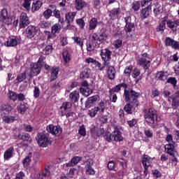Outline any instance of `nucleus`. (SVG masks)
<instances>
[{"label": "nucleus", "instance_id": "nucleus-5", "mask_svg": "<svg viewBox=\"0 0 179 179\" xmlns=\"http://www.w3.org/2000/svg\"><path fill=\"white\" fill-rule=\"evenodd\" d=\"M37 31H38V27L29 25L25 29L24 33L27 38H33L37 34Z\"/></svg>", "mask_w": 179, "mask_h": 179}, {"label": "nucleus", "instance_id": "nucleus-33", "mask_svg": "<svg viewBox=\"0 0 179 179\" xmlns=\"http://www.w3.org/2000/svg\"><path fill=\"white\" fill-rule=\"evenodd\" d=\"M90 164H93V160L90 159L89 160V164H87L85 166V169H86V171L87 173H88V174H94V169H93V168H92V165Z\"/></svg>", "mask_w": 179, "mask_h": 179}, {"label": "nucleus", "instance_id": "nucleus-7", "mask_svg": "<svg viewBox=\"0 0 179 179\" xmlns=\"http://www.w3.org/2000/svg\"><path fill=\"white\" fill-rule=\"evenodd\" d=\"M148 57L149 55H148V53H143L142 57L138 60V65H140V66H143L144 69H149L150 67V61L146 60V58Z\"/></svg>", "mask_w": 179, "mask_h": 179}, {"label": "nucleus", "instance_id": "nucleus-1", "mask_svg": "<svg viewBox=\"0 0 179 179\" xmlns=\"http://www.w3.org/2000/svg\"><path fill=\"white\" fill-rule=\"evenodd\" d=\"M124 100L127 103L124 107V110L127 114H132V108L134 107H138L139 106V102L138 101V98L140 96L139 92H136L133 90H124Z\"/></svg>", "mask_w": 179, "mask_h": 179}, {"label": "nucleus", "instance_id": "nucleus-35", "mask_svg": "<svg viewBox=\"0 0 179 179\" xmlns=\"http://www.w3.org/2000/svg\"><path fill=\"white\" fill-rule=\"evenodd\" d=\"M14 149L13 147L9 148L4 153V159H10V157L13 155Z\"/></svg>", "mask_w": 179, "mask_h": 179}, {"label": "nucleus", "instance_id": "nucleus-13", "mask_svg": "<svg viewBox=\"0 0 179 179\" xmlns=\"http://www.w3.org/2000/svg\"><path fill=\"white\" fill-rule=\"evenodd\" d=\"M87 6V3L83 0H76L75 1V9L76 10H83Z\"/></svg>", "mask_w": 179, "mask_h": 179}, {"label": "nucleus", "instance_id": "nucleus-30", "mask_svg": "<svg viewBox=\"0 0 179 179\" xmlns=\"http://www.w3.org/2000/svg\"><path fill=\"white\" fill-rule=\"evenodd\" d=\"M80 92L82 93L83 96H85V97H87L88 96H90L92 93V90H90L89 87L83 88L80 87Z\"/></svg>", "mask_w": 179, "mask_h": 179}, {"label": "nucleus", "instance_id": "nucleus-50", "mask_svg": "<svg viewBox=\"0 0 179 179\" xmlns=\"http://www.w3.org/2000/svg\"><path fill=\"white\" fill-rule=\"evenodd\" d=\"M51 172H50V168L45 166L44 171L42 172L43 177H50Z\"/></svg>", "mask_w": 179, "mask_h": 179}, {"label": "nucleus", "instance_id": "nucleus-18", "mask_svg": "<svg viewBox=\"0 0 179 179\" xmlns=\"http://www.w3.org/2000/svg\"><path fill=\"white\" fill-rule=\"evenodd\" d=\"M75 16H76V12H69L66 14L65 17L67 22V24H71L73 23V20H75Z\"/></svg>", "mask_w": 179, "mask_h": 179}, {"label": "nucleus", "instance_id": "nucleus-45", "mask_svg": "<svg viewBox=\"0 0 179 179\" xmlns=\"http://www.w3.org/2000/svg\"><path fill=\"white\" fill-rule=\"evenodd\" d=\"M52 9H53V13L55 17H57V19L61 17V14L58 10H57V7L54 5L50 6Z\"/></svg>", "mask_w": 179, "mask_h": 179}, {"label": "nucleus", "instance_id": "nucleus-43", "mask_svg": "<svg viewBox=\"0 0 179 179\" xmlns=\"http://www.w3.org/2000/svg\"><path fill=\"white\" fill-rule=\"evenodd\" d=\"M24 79H26V73H22L21 74H18L16 79V83H20V82H23Z\"/></svg>", "mask_w": 179, "mask_h": 179}, {"label": "nucleus", "instance_id": "nucleus-36", "mask_svg": "<svg viewBox=\"0 0 179 179\" xmlns=\"http://www.w3.org/2000/svg\"><path fill=\"white\" fill-rule=\"evenodd\" d=\"M90 40L92 42V44H95L99 41V36L96 33L91 34L90 35Z\"/></svg>", "mask_w": 179, "mask_h": 179}, {"label": "nucleus", "instance_id": "nucleus-37", "mask_svg": "<svg viewBox=\"0 0 179 179\" xmlns=\"http://www.w3.org/2000/svg\"><path fill=\"white\" fill-rule=\"evenodd\" d=\"M52 52V45H47L44 49L42 50V54L43 55H50Z\"/></svg>", "mask_w": 179, "mask_h": 179}, {"label": "nucleus", "instance_id": "nucleus-11", "mask_svg": "<svg viewBox=\"0 0 179 179\" xmlns=\"http://www.w3.org/2000/svg\"><path fill=\"white\" fill-rule=\"evenodd\" d=\"M71 107H72V103H71V102L66 101L63 103L60 108L62 117H63V115H66V117H71V115H72V113H66V110L71 108Z\"/></svg>", "mask_w": 179, "mask_h": 179}, {"label": "nucleus", "instance_id": "nucleus-3", "mask_svg": "<svg viewBox=\"0 0 179 179\" xmlns=\"http://www.w3.org/2000/svg\"><path fill=\"white\" fill-rule=\"evenodd\" d=\"M144 118L145 122H147L150 127H153L155 122L157 121V114H156V111L153 110L152 108H150L148 110L144 109Z\"/></svg>", "mask_w": 179, "mask_h": 179}, {"label": "nucleus", "instance_id": "nucleus-24", "mask_svg": "<svg viewBox=\"0 0 179 179\" xmlns=\"http://www.w3.org/2000/svg\"><path fill=\"white\" fill-rule=\"evenodd\" d=\"M99 24V21L97 20V18L93 17L90 20L89 24V30H94L96 27H97V25Z\"/></svg>", "mask_w": 179, "mask_h": 179}, {"label": "nucleus", "instance_id": "nucleus-31", "mask_svg": "<svg viewBox=\"0 0 179 179\" xmlns=\"http://www.w3.org/2000/svg\"><path fill=\"white\" fill-rule=\"evenodd\" d=\"M5 45L7 47H16V45H17V39L10 38L5 43Z\"/></svg>", "mask_w": 179, "mask_h": 179}, {"label": "nucleus", "instance_id": "nucleus-52", "mask_svg": "<svg viewBox=\"0 0 179 179\" xmlns=\"http://www.w3.org/2000/svg\"><path fill=\"white\" fill-rule=\"evenodd\" d=\"M166 82L173 85V87H176V85H177V80L174 77H170Z\"/></svg>", "mask_w": 179, "mask_h": 179}, {"label": "nucleus", "instance_id": "nucleus-29", "mask_svg": "<svg viewBox=\"0 0 179 179\" xmlns=\"http://www.w3.org/2000/svg\"><path fill=\"white\" fill-rule=\"evenodd\" d=\"M167 72L164 71H159L157 73L156 78L158 79V80H167Z\"/></svg>", "mask_w": 179, "mask_h": 179}, {"label": "nucleus", "instance_id": "nucleus-47", "mask_svg": "<svg viewBox=\"0 0 179 179\" xmlns=\"http://www.w3.org/2000/svg\"><path fill=\"white\" fill-rule=\"evenodd\" d=\"M96 111H101V113H104V109L106 108V106H104V102L101 101L97 107H95Z\"/></svg>", "mask_w": 179, "mask_h": 179}, {"label": "nucleus", "instance_id": "nucleus-26", "mask_svg": "<svg viewBox=\"0 0 179 179\" xmlns=\"http://www.w3.org/2000/svg\"><path fill=\"white\" fill-rule=\"evenodd\" d=\"M27 108H29V105L24 103H22L20 106H17V111L20 113V114H24Z\"/></svg>", "mask_w": 179, "mask_h": 179}, {"label": "nucleus", "instance_id": "nucleus-20", "mask_svg": "<svg viewBox=\"0 0 179 179\" xmlns=\"http://www.w3.org/2000/svg\"><path fill=\"white\" fill-rule=\"evenodd\" d=\"M112 138H113L115 142H121L123 139L121 132L118 130H115L112 133Z\"/></svg>", "mask_w": 179, "mask_h": 179}, {"label": "nucleus", "instance_id": "nucleus-15", "mask_svg": "<svg viewBox=\"0 0 179 179\" xmlns=\"http://www.w3.org/2000/svg\"><path fill=\"white\" fill-rule=\"evenodd\" d=\"M124 20L126 22L124 31H126V33H131V31H132V29L135 27V25L131 23V17H125Z\"/></svg>", "mask_w": 179, "mask_h": 179}, {"label": "nucleus", "instance_id": "nucleus-63", "mask_svg": "<svg viewBox=\"0 0 179 179\" xmlns=\"http://www.w3.org/2000/svg\"><path fill=\"white\" fill-rule=\"evenodd\" d=\"M106 38H107V34H106L105 33L101 34L99 37V43H103V41L106 40Z\"/></svg>", "mask_w": 179, "mask_h": 179}, {"label": "nucleus", "instance_id": "nucleus-25", "mask_svg": "<svg viewBox=\"0 0 179 179\" xmlns=\"http://www.w3.org/2000/svg\"><path fill=\"white\" fill-rule=\"evenodd\" d=\"M107 73L108 79L113 80L115 78V69L114 68V66H109Z\"/></svg>", "mask_w": 179, "mask_h": 179}, {"label": "nucleus", "instance_id": "nucleus-55", "mask_svg": "<svg viewBox=\"0 0 179 179\" xmlns=\"http://www.w3.org/2000/svg\"><path fill=\"white\" fill-rule=\"evenodd\" d=\"M78 134L81 135V136H86V129H85V126H81L80 127Z\"/></svg>", "mask_w": 179, "mask_h": 179}, {"label": "nucleus", "instance_id": "nucleus-22", "mask_svg": "<svg viewBox=\"0 0 179 179\" xmlns=\"http://www.w3.org/2000/svg\"><path fill=\"white\" fill-rule=\"evenodd\" d=\"M120 8L112 9L109 11V17L113 20L117 19V17H118V15H120Z\"/></svg>", "mask_w": 179, "mask_h": 179}, {"label": "nucleus", "instance_id": "nucleus-6", "mask_svg": "<svg viewBox=\"0 0 179 179\" xmlns=\"http://www.w3.org/2000/svg\"><path fill=\"white\" fill-rule=\"evenodd\" d=\"M0 22L6 24H12V18L8 15V10L3 8L0 11Z\"/></svg>", "mask_w": 179, "mask_h": 179}, {"label": "nucleus", "instance_id": "nucleus-57", "mask_svg": "<svg viewBox=\"0 0 179 179\" xmlns=\"http://www.w3.org/2000/svg\"><path fill=\"white\" fill-rule=\"evenodd\" d=\"M34 97H35V99H38V97H40V89H38V87H35L34 88Z\"/></svg>", "mask_w": 179, "mask_h": 179}, {"label": "nucleus", "instance_id": "nucleus-64", "mask_svg": "<svg viewBox=\"0 0 179 179\" xmlns=\"http://www.w3.org/2000/svg\"><path fill=\"white\" fill-rule=\"evenodd\" d=\"M173 135L176 142L179 143V131H173Z\"/></svg>", "mask_w": 179, "mask_h": 179}, {"label": "nucleus", "instance_id": "nucleus-44", "mask_svg": "<svg viewBox=\"0 0 179 179\" xmlns=\"http://www.w3.org/2000/svg\"><path fill=\"white\" fill-rule=\"evenodd\" d=\"M51 15H52V10L50 8H48L43 12L45 19H50V17H51Z\"/></svg>", "mask_w": 179, "mask_h": 179}, {"label": "nucleus", "instance_id": "nucleus-2", "mask_svg": "<svg viewBox=\"0 0 179 179\" xmlns=\"http://www.w3.org/2000/svg\"><path fill=\"white\" fill-rule=\"evenodd\" d=\"M37 143L41 148H47L48 145H51L52 141L50 138V134L45 132L38 133L36 136Z\"/></svg>", "mask_w": 179, "mask_h": 179}, {"label": "nucleus", "instance_id": "nucleus-12", "mask_svg": "<svg viewBox=\"0 0 179 179\" xmlns=\"http://www.w3.org/2000/svg\"><path fill=\"white\" fill-rule=\"evenodd\" d=\"M10 111H12V106L9 104H3L0 106V115L10 114Z\"/></svg>", "mask_w": 179, "mask_h": 179}, {"label": "nucleus", "instance_id": "nucleus-16", "mask_svg": "<svg viewBox=\"0 0 179 179\" xmlns=\"http://www.w3.org/2000/svg\"><path fill=\"white\" fill-rule=\"evenodd\" d=\"M101 57L103 61H110L111 59V51L108 49H103L101 52Z\"/></svg>", "mask_w": 179, "mask_h": 179}, {"label": "nucleus", "instance_id": "nucleus-54", "mask_svg": "<svg viewBox=\"0 0 179 179\" xmlns=\"http://www.w3.org/2000/svg\"><path fill=\"white\" fill-rule=\"evenodd\" d=\"M155 6L156 8H154V13H155V15H159V13H162V6H159V3H155Z\"/></svg>", "mask_w": 179, "mask_h": 179}, {"label": "nucleus", "instance_id": "nucleus-38", "mask_svg": "<svg viewBox=\"0 0 179 179\" xmlns=\"http://www.w3.org/2000/svg\"><path fill=\"white\" fill-rule=\"evenodd\" d=\"M58 72H59V68L52 69L51 80H55L58 78Z\"/></svg>", "mask_w": 179, "mask_h": 179}, {"label": "nucleus", "instance_id": "nucleus-8", "mask_svg": "<svg viewBox=\"0 0 179 179\" xmlns=\"http://www.w3.org/2000/svg\"><path fill=\"white\" fill-rule=\"evenodd\" d=\"M29 24L30 20H29L27 14L22 13L20 17V27L21 29H24V27H27Z\"/></svg>", "mask_w": 179, "mask_h": 179}, {"label": "nucleus", "instance_id": "nucleus-19", "mask_svg": "<svg viewBox=\"0 0 179 179\" xmlns=\"http://www.w3.org/2000/svg\"><path fill=\"white\" fill-rule=\"evenodd\" d=\"M18 138L21 139V141H24V142H29V143H31V137L29 134L19 133Z\"/></svg>", "mask_w": 179, "mask_h": 179}, {"label": "nucleus", "instance_id": "nucleus-49", "mask_svg": "<svg viewBox=\"0 0 179 179\" xmlns=\"http://www.w3.org/2000/svg\"><path fill=\"white\" fill-rule=\"evenodd\" d=\"M9 98L13 100V101H16V100H17V94L15 92L10 91L9 92Z\"/></svg>", "mask_w": 179, "mask_h": 179}, {"label": "nucleus", "instance_id": "nucleus-27", "mask_svg": "<svg viewBox=\"0 0 179 179\" xmlns=\"http://www.w3.org/2000/svg\"><path fill=\"white\" fill-rule=\"evenodd\" d=\"M150 9H152V6L148 5L145 8H143L141 10V16L142 17H143V19H146V17H148V16H149Z\"/></svg>", "mask_w": 179, "mask_h": 179}, {"label": "nucleus", "instance_id": "nucleus-60", "mask_svg": "<svg viewBox=\"0 0 179 179\" xmlns=\"http://www.w3.org/2000/svg\"><path fill=\"white\" fill-rule=\"evenodd\" d=\"M171 47H172V48H174V50H178L179 43L178 41H174V39H173V41H172Z\"/></svg>", "mask_w": 179, "mask_h": 179}, {"label": "nucleus", "instance_id": "nucleus-40", "mask_svg": "<svg viewBox=\"0 0 179 179\" xmlns=\"http://www.w3.org/2000/svg\"><path fill=\"white\" fill-rule=\"evenodd\" d=\"M62 54L64 61L66 62H69V61H71V56L69 55L68 50H64Z\"/></svg>", "mask_w": 179, "mask_h": 179}, {"label": "nucleus", "instance_id": "nucleus-17", "mask_svg": "<svg viewBox=\"0 0 179 179\" xmlns=\"http://www.w3.org/2000/svg\"><path fill=\"white\" fill-rule=\"evenodd\" d=\"M167 26L169 29H171L173 31H177V29H179V21H167Z\"/></svg>", "mask_w": 179, "mask_h": 179}, {"label": "nucleus", "instance_id": "nucleus-46", "mask_svg": "<svg viewBox=\"0 0 179 179\" xmlns=\"http://www.w3.org/2000/svg\"><path fill=\"white\" fill-rule=\"evenodd\" d=\"M40 27L42 29H48V27H51V23L47 21H41L39 24Z\"/></svg>", "mask_w": 179, "mask_h": 179}, {"label": "nucleus", "instance_id": "nucleus-41", "mask_svg": "<svg viewBox=\"0 0 179 179\" xmlns=\"http://www.w3.org/2000/svg\"><path fill=\"white\" fill-rule=\"evenodd\" d=\"M72 39L74 40V43L80 45V47H83V41H82V38L78 36L72 37Z\"/></svg>", "mask_w": 179, "mask_h": 179}, {"label": "nucleus", "instance_id": "nucleus-28", "mask_svg": "<svg viewBox=\"0 0 179 179\" xmlns=\"http://www.w3.org/2000/svg\"><path fill=\"white\" fill-rule=\"evenodd\" d=\"M70 100L73 103H77L79 100V92L74 91L70 94Z\"/></svg>", "mask_w": 179, "mask_h": 179}, {"label": "nucleus", "instance_id": "nucleus-21", "mask_svg": "<svg viewBox=\"0 0 179 179\" xmlns=\"http://www.w3.org/2000/svg\"><path fill=\"white\" fill-rule=\"evenodd\" d=\"M81 160V157H74L69 163L66 164V167H73V166H76V164H78V163Z\"/></svg>", "mask_w": 179, "mask_h": 179}, {"label": "nucleus", "instance_id": "nucleus-56", "mask_svg": "<svg viewBox=\"0 0 179 179\" xmlns=\"http://www.w3.org/2000/svg\"><path fill=\"white\" fill-rule=\"evenodd\" d=\"M30 157H31V153H29V155H28V156L27 157H26L24 159H23V161H22V163H23V164H29V163H30V162H31V159H30Z\"/></svg>", "mask_w": 179, "mask_h": 179}, {"label": "nucleus", "instance_id": "nucleus-48", "mask_svg": "<svg viewBox=\"0 0 179 179\" xmlns=\"http://www.w3.org/2000/svg\"><path fill=\"white\" fill-rule=\"evenodd\" d=\"M31 0H24V2L22 3L23 8L26 9L27 10H30V2Z\"/></svg>", "mask_w": 179, "mask_h": 179}, {"label": "nucleus", "instance_id": "nucleus-32", "mask_svg": "<svg viewBox=\"0 0 179 179\" xmlns=\"http://www.w3.org/2000/svg\"><path fill=\"white\" fill-rule=\"evenodd\" d=\"M42 3L40 1H36V2L33 3L31 7V12L34 13L36 10H38L40 8H41Z\"/></svg>", "mask_w": 179, "mask_h": 179}, {"label": "nucleus", "instance_id": "nucleus-9", "mask_svg": "<svg viewBox=\"0 0 179 179\" xmlns=\"http://www.w3.org/2000/svg\"><path fill=\"white\" fill-rule=\"evenodd\" d=\"M48 132H50L52 135H56L57 136H59L62 132V129L59 126H54L52 124H50L46 128Z\"/></svg>", "mask_w": 179, "mask_h": 179}, {"label": "nucleus", "instance_id": "nucleus-34", "mask_svg": "<svg viewBox=\"0 0 179 179\" xmlns=\"http://www.w3.org/2000/svg\"><path fill=\"white\" fill-rule=\"evenodd\" d=\"M52 34H56V33H59L61 31V24H55L51 27Z\"/></svg>", "mask_w": 179, "mask_h": 179}, {"label": "nucleus", "instance_id": "nucleus-14", "mask_svg": "<svg viewBox=\"0 0 179 179\" xmlns=\"http://www.w3.org/2000/svg\"><path fill=\"white\" fill-rule=\"evenodd\" d=\"M152 160V158H150V157H149L148 155H143L142 163L145 169L144 173H148V167L150 166Z\"/></svg>", "mask_w": 179, "mask_h": 179}, {"label": "nucleus", "instance_id": "nucleus-53", "mask_svg": "<svg viewBox=\"0 0 179 179\" xmlns=\"http://www.w3.org/2000/svg\"><path fill=\"white\" fill-rule=\"evenodd\" d=\"M76 23H77V24L79 25L80 29H83L85 27V20H83V18L77 19Z\"/></svg>", "mask_w": 179, "mask_h": 179}, {"label": "nucleus", "instance_id": "nucleus-51", "mask_svg": "<svg viewBox=\"0 0 179 179\" xmlns=\"http://www.w3.org/2000/svg\"><path fill=\"white\" fill-rule=\"evenodd\" d=\"M132 9L135 10L136 12L139 10V8H141V3L139 1H134L132 4Z\"/></svg>", "mask_w": 179, "mask_h": 179}, {"label": "nucleus", "instance_id": "nucleus-58", "mask_svg": "<svg viewBox=\"0 0 179 179\" xmlns=\"http://www.w3.org/2000/svg\"><path fill=\"white\" fill-rule=\"evenodd\" d=\"M98 110L94 108V109H91L88 110V114L92 117H95L96 114H97Z\"/></svg>", "mask_w": 179, "mask_h": 179}, {"label": "nucleus", "instance_id": "nucleus-10", "mask_svg": "<svg viewBox=\"0 0 179 179\" xmlns=\"http://www.w3.org/2000/svg\"><path fill=\"white\" fill-rule=\"evenodd\" d=\"M99 100H100L99 95H94L89 97L85 102L86 108H90V107L94 106V104H97Z\"/></svg>", "mask_w": 179, "mask_h": 179}, {"label": "nucleus", "instance_id": "nucleus-62", "mask_svg": "<svg viewBox=\"0 0 179 179\" xmlns=\"http://www.w3.org/2000/svg\"><path fill=\"white\" fill-rule=\"evenodd\" d=\"M179 106V101L176 99H172V107L173 108H177Z\"/></svg>", "mask_w": 179, "mask_h": 179}, {"label": "nucleus", "instance_id": "nucleus-39", "mask_svg": "<svg viewBox=\"0 0 179 179\" xmlns=\"http://www.w3.org/2000/svg\"><path fill=\"white\" fill-rule=\"evenodd\" d=\"M16 117L13 116H3V121L7 122V124H10V122H13Z\"/></svg>", "mask_w": 179, "mask_h": 179}, {"label": "nucleus", "instance_id": "nucleus-23", "mask_svg": "<svg viewBox=\"0 0 179 179\" xmlns=\"http://www.w3.org/2000/svg\"><path fill=\"white\" fill-rule=\"evenodd\" d=\"M41 71V66L37 64V63L34 64L33 67L31 70V75H34V76L38 75Z\"/></svg>", "mask_w": 179, "mask_h": 179}, {"label": "nucleus", "instance_id": "nucleus-59", "mask_svg": "<svg viewBox=\"0 0 179 179\" xmlns=\"http://www.w3.org/2000/svg\"><path fill=\"white\" fill-rule=\"evenodd\" d=\"M166 29V22H162L157 28V31H163Z\"/></svg>", "mask_w": 179, "mask_h": 179}, {"label": "nucleus", "instance_id": "nucleus-42", "mask_svg": "<svg viewBox=\"0 0 179 179\" xmlns=\"http://www.w3.org/2000/svg\"><path fill=\"white\" fill-rule=\"evenodd\" d=\"M90 74L88 70H84L80 75V79H89Z\"/></svg>", "mask_w": 179, "mask_h": 179}, {"label": "nucleus", "instance_id": "nucleus-4", "mask_svg": "<svg viewBox=\"0 0 179 179\" xmlns=\"http://www.w3.org/2000/svg\"><path fill=\"white\" fill-rule=\"evenodd\" d=\"M165 150L168 155L173 157V162H175V164H177V158L176 157L178 156V152L174 149V145L171 143L166 144L165 145Z\"/></svg>", "mask_w": 179, "mask_h": 179}, {"label": "nucleus", "instance_id": "nucleus-61", "mask_svg": "<svg viewBox=\"0 0 179 179\" xmlns=\"http://www.w3.org/2000/svg\"><path fill=\"white\" fill-rule=\"evenodd\" d=\"M131 72H132V66H129L124 70V73L126 76H129L131 75Z\"/></svg>", "mask_w": 179, "mask_h": 179}]
</instances>
